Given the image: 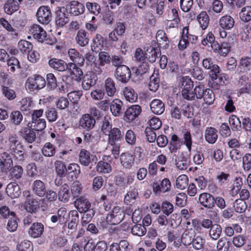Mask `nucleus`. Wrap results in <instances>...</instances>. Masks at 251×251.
<instances>
[{"instance_id":"37","label":"nucleus","mask_w":251,"mask_h":251,"mask_svg":"<svg viewBox=\"0 0 251 251\" xmlns=\"http://www.w3.org/2000/svg\"><path fill=\"white\" fill-rule=\"evenodd\" d=\"M130 248L127 241L122 240L119 243H113L110 246V251H130Z\"/></svg>"},{"instance_id":"10","label":"nucleus","mask_w":251,"mask_h":251,"mask_svg":"<svg viewBox=\"0 0 251 251\" xmlns=\"http://www.w3.org/2000/svg\"><path fill=\"white\" fill-rule=\"evenodd\" d=\"M152 189L156 195H160L161 193H165L170 190L171 184L168 178H165L162 181L155 182L152 183Z\"/></svg>"},{"instance_id":"48","label":"nucleus","mask_w":251,"mask_h":251,"mask_svg":"<svg viewBox=\"0 0 251 251\" xmlns=\"http://www.w3.org/2000/svg\"><path fill=\"white\" fill-rule=\"evenodd\" d=\"M123 92L126 100L129 102H135L138 99L137 94L131 87H126L124 89Z\"/></svg>"},{"instance_id":"16","label":"nucleus","mask_w":251,"mask_h":251,"mask_svg":"<svg viewBox=\"0 0 251 251\" xmlns=\"http://www.w3.org/2000/svg\"><path fill=\"white\" fill-rule=\"evenodd\" d=\"M95 124V119L90 114H83L79 121V126L87 130L93 129Z\"/></svg>"},{"instance_id":"32","label":"nucleus","mask_w":251,"mask_h":251,"mask_svg":"<svg viewBox=\"0 0 251 251\" xmlns=\"http://www.w3.org/2000/svg\"><path fill=\"white\" fill-rule=\"evenodd\" d=\"M202 66L207 70H210V74L220 73V68L218 65L214 64L213 59L210 57H206L202 61Z\"/></svg>"},{"instance_id":"21","label":"nucleus","mask_w":251,"mask_h":251,"mask_svg":"<svg viewBox=\"0 0 251 251\" xmlns=\"http://www.w3.org/2000/svg\"><path fill=\"white\" fill-rule=\"evenodd\" d=\"M19 135L29 143H33L36 139V133L34 129L25 127L19 132Z\"/></svg>"},{"instance_id":"56","label":"nucleus","mask_w":251,"mask_h":251,"mask_svg":"<svg viewBox=\"0 0 251 251\" xmlns=\"http://www.w3.org/2000/svg\"><path fill=\"white\" fill-rule=\"evenodd\" d=\"M21 104L20 109L22 112L26 115L30 113L31 107L33 103L30 98L23 99L21 101Z\"/></svg>"},{"instance_id":"59","label":"nucleus","mask_w":251,"mask_h":251,"mask_svg":"<svg viewBox=\"0 0 251 251\" xmlns=\"http://www.w3.org/2000/svg\"><path fill=\"white\" fill-rule=\"evenodd\" d=\"M19 50L23 53H28L33 48L32 44L26 40H21L18 44Z\"/></svg>"},{"instance_id":"11","label":"nucleus","mask_w":251,"mask_h":251,"mask_svg":"<svg viewBox=\"0 0 251 251\" xmlns=\"http://www.w3.org/2000/svg\"><path fill=\"white\" fill-rule=\"evenodd\" d=\"M29 33L31 34L33 37L39 42H43L47 37L46 31L39 25H33L29 29Z\"/></svg>"},{"instance_id":"9","label":"nucleus","mask_w":251,"mask_h":251,"mask_svg":"<svg viewBox=\"0 0 251 251\" xmlns=\"http://www.w3.org/2000/svg\"><path fill=\"white\" fill-rule=\"evenodd\" d=\"M142 112V109L139 105H132L129 107L125 112L124 120L130 123L137 118Z\"/></svg>"},{"instance_id":"55","label":"nucleus","mask_w":251,"mask_h":251,"mask_svg":"<svg viewBox=\"0 0 251 251\" xmlns=\"http://www.w3.org/2000/svg\"><path fill=\"white\" fill-rule=\"evenodd\" d=\"M188 45V27L185 26L183 28L181 38L178 46L179 49L183 50L186 49Z\"/></svg>"},{"instance_id":"62","label":"nucleus","mask_w":251,"mask_h":251,"mask_svg":"<svg viewBox=\"0 0 251 251\" xmlns=\"http://www.w3.org/2000/svg\"><path fill=\"white\" fill-rule=\"evenodd\" d=\"M229 123L232 130H240L242 127L240 120L235 115H232L229 117Z\"/></svg>"},{"instance_id":"19","label":"nucleus","mask_w":251,"mask_h":251,"mask_svg":"<svg viewBox=\"0 0 251 251\" xmlns=\"http://www.w3.org/2000/svg\"><path fill=\"white\" fill-rule=\"evenodd\" d=\"M158 54L161 55L160 49L154 46L153 43L148 47L145 53L146 58L151 63L156 61Z\"/></svg>"},{"instance_id":"52","label":"nucleus","mask_w":251,"mask_h":251,"mask_svg":"<svg viewBox=\"0 0 251 251\" xmlns=\"http://www.w3.org/2000/svg\"><path fill=\"white\" fill-rule=\"evenodd\" d=\"M10 122L15 126H19L23 120V116L22 112L18 110L12 111L9 116Z\"/></svg>"},{"instance_id":"22","label":"nucleus","mask_w":251,"mask_h":251,"mask_svg":"<svg viewBox=\"0 0 251 251\" xmlns=\"http://www.w3.org/2000/svg\"><path fill=\"white\" fill-rule=\"evenodd\" d=\"M44 226L41 223H34L28 229V234L30 236L36 238L40 237L43 234Z\"/></svg>"},{"instance_id":"29","label":"nucleus","mask_w":251,"mask_h":251,"mask_svg":"<svg viewBox=\"0 0 251 251\" xmlns=\"http://www.w3.org/2000/svg\"><path fill=\"white\" fill-rule=\"evenodd\" d=\"M49 66L55 70L63 72L67 70L68 64L63 60L51 58L49 61Z\"/></svg>"},{"instance_id":"49","label":"nucleus","mask_w":251,"mask_h":251,"mask_svg":"<svg viewBox=\"0 0 251 251\" xmlns=\"http://www.w3.org/2000/svg\"><path fill=\"white\" fill-rule=\"evenodd\" d=\"M222 228L221 226L217 224H214L213 226L209 230V236L212 240H217L221 236Z\"/></svg>"},{"instance_id":"33","label":"nucleus","mask_w":251,"mask_h":251,"mask_svg":"<svg viewBox=\"0 0 251 251\" xmlns=\"http://www.w3.org/2000/svg\"><path fill=\"white\" fill-rule=\"evenodd\" d=\"M80 173L79 166L75 163L70 164L67 168L66 175L68 179L73 180L78 176Z\"/></svg>"},{"instance_id":"51","label":"nucleus","mask_w":251,"mask_h":251,"mask_svg":"<svg viewBox=\"0 0 251 251\" xmlns=\"http://www.w3.org/2000/svg\"><path fill=\"white\" fill-rule=\"evenodd\" d=\"M200 25L202 30L205 29L208 25L209 22V16L205 11H202L200 13L197 17Z\"/></svg>"},{"instance_id":"24","label":"nucleus","mask_w":251,"mask_h":251,"mask_svg":"<svg viewBox=\"0 0 251 251\" xmlns=\"http://www.w3.org/2000/svg\"><path fill=\"white\" fill-rule=\"evenodd\" d=\"M6 193L11 199L18 198L21 193L19 185L16 182H10L6 186Z\"/></svg>"},{"instance_id":"57","label":"nucleus","mask_w":251,"mask_h":251,"mask_svg":"<svg viewBox=\"0 0 251 251\" xmlns=\"http://www.w3.org/2000/svg\"><path fill=\"white\" fill-rule=\"evenodd\" d=\"M249 77L248 75H244L239 77L238 82V85L240 86H243L242 88L240 89L239 93L241 94L246 93H249L250 90L247 87L248 84Z\"/></svg>"},{"instance_id":"27","label":"nucleus","mask_w":251,"mask_h":251,"mask_svg":"<svg viewBox=\"0 0 251 251\" xmlns=\"http://www.w3.org/2000/svg\"><path fill=\"white\" fill-rule=\"evenodd\" d=\"M20 8V4L16 0H6L3 5L4 12L9 15L17 11Z\"/></svg>"},{"instance_id":"14","label":"nucleus","mask_w":251,"mask_h":251,"mask_svg":"<svg viewBox=\"0 0 251 251\" xmlns=\"http://www.w3.org/2000/svg\"><path fill=\"white\" fill-rule=\"evenodd\" d=\"M97 76L93 72H88L83 77L82 87L84 90L87 91L95 85L97 83Z\"/></svg>"},{"instance_id":"23","label":"nucleus","mask_w":251,"mask_h":251,"mask_svg":"<svg viewBox=\"0 0 251 251\" xmlns=\"http://www.w3.org/2000/svg\"><path fill=\"white\" fill-rule=\"evenodd\" d=\"M138 191L137 186L133 185L130 186L129 190L125 196L124 201L127 204L131 205L134 203L138 197Z\"/></svg>"},{"instance_id":"46","label":"nucleus","mask_w":251,"mask_h":251,"mask_svg":"<svg viewBox=\"0 0 251 251\" xmlns=\"http://www.w3.org/2000/svg\"><path fill=\"white\" fill-rule=\"evenodd\" d=\"M104 39L103 37L100 35L97 34L93 38L91 44V49L96 52L102 50L103 47Z\"/></svg>"},{"instance_id":"38","label":"nucleus","mask_w":251,"mask_h":251,"mask_svg":"<svg viewBox=\"0 0 251 251\" xmlns=\"http://www.w3.org/2000/svg\"><path fill=\"white\" fill-rule=\"evenodd\" d=\"M12 165V159L10 157H5V155L2 152L1 158H0V175L7 172Z\"/></svg>"},{"instance_id":"20","label":"nucleus","mask_w":251,"mask_h":251,"mask_svg":"<svg viewBox=\"0 0 251 251\" xmlns=\"http://www.w3.org/2000/svg\"><path fill=\"white\" fill-rule=\"evenodd\" d=\"M110 111L115 117L121 116L124 111L123 102L119 99L114 100L110 104Z\"/></svg>"},{"instance_id":"41","label":"nucleus","mask_w":251,"mask_h":251,"mask_svg":"<svg viewBox=\"0 0 251 251\" xmlns=\"http://www.w3.org/2000/svg\"><path fill=\"white\" fill-rule=\"evenodd\" d=\"M69 18L65 13V9L64 8L63 11L61 9L56 11L55 24L58 27H63L69 22Z\"/></svg>"},{"instance_id":"42","label":"nucleus","mask_w":251,"mask_h":251,"mask_svg":"<svg viewBox=\"0 0 251 251\" xmlns=\"http://www.w3.org/2000/svg\"><path fill=\"white\" fill-rule=\"evenodd\" d=\"M32 190L34 193L39 197H43L46 194V187L44 183L40 180L34 181L32 185Z\"/></svg>"},{"instance_id":"15","label":"nucleus","mask_w":251,"mask_h":251,"mask_svg":"<svg viewBox=\"0 0 251 251\" xmlns=\"http://www.w3.org/2000/svg\"><path fill=\"white\" fill-rule=\"evenodd\" d=\"M74 203L75 207L77 209L76 211L80 213L92 208L91 202L83 196L76 199Z\"/></svg>"},{"instance_id":"31","label":"nucleus","mask_w":251,"mask_h":251,"mask_svg":"<svg viewBox=\"0 0 251 251\" xmlns=\"http://www.w3.org/2000/svg\"><path fill=\"white\" fill-rule=\"evenodd\" d=\"M204 137L208 143L214 144L218 137L217 130L213 127H207L205 130Z\"/></svg>"},{"instance_id":"8","label":"nucleus","mask_w":251,"mask_h":251,"mask_svg":"<svg viewBox=\"0 0 251 251\" xmlns=\"http://www.w3.org/2000/svg\"><path fill=\"white\" fill-rule=\"evenodd\" d=\"M192 224L194 230L200 233L203 232V228L210 229L214 225L212 220L209 219H203L202 220L195 219L192 220Z\"/></svg>"},{"instance_id":"34","label":"nucleus","mask_w":251,"mask_h":251,"mask_svg":"<svg viewBox=\"0 0 251 251\" xmlns=\"http://www.w3.org/2000/svg\"><path fill=\"white\" fill-rule=\"evenodd\" d=\"M75 40L78 45L84 47L89 43V35L85 30L80 29L77 32Z\"/></svg>"},{"instance_id":"7","label":"nucleus","mask_w":251,"mask_h":251,"mask_svg":"<svg viewBox=\"0 0 251 251\" xmlns=\"http://www.w3.org/2000/svg\"><path fill=\"white\" fill-rule=\"evenodd\" d=\"M107 144L108 145H114L115 143L120 142L124 138V133L120 128L117 127H113L108 132L107 134Z\"/></svg>"},{"instance_id":"60","label":"nucleus","mask_w":251,"mask_h":251,"mask_svg":"<svg viewBox=\"0 0 251 251\" xmlns=\"http://www.w3.org/2000/svg\"><path fill=\"white\" fill-rule=\"evenodd\" d=\"M239 17L243 22H248L251 21V6L243 7L239 13Z\"/></svg>"},{"instance_id":"13","label":"nucleus","mask_w":251,"mask_h":251,"mask_svg":"<svg viewBox=\"0 0 251 251\" xmlns=\"http://www.w3.org/2000/svg\"><path fill=\"white\" fill-rule=\"evenodd\" d=\"M112 160V158L110 155L104 156L102 160L98 163L97 166V171L103 174H108L111 172L112 171L111 165Z\"/></svg>"},{"instance_id":"28","label":"nucleus","mask_w":251,"mask_h":251,"mask_svg":"<svg viewBox=\"0 0 251 251\" xmlns=\"http://www.w3.org/2000/svg\"><path fill=\"white\" fill-rule=\"evenodd\" d=\"M214 52H217L223 56H226L230 51V47L227 42H224L219 45L217 42L212 45Z\"/></svg>"},{"instance_id":"45","label":"nucleus","mask_w":251,"mask_h":251,"mask_svg":"<svg viewBox=\"0 0 251 251\" xmlns=\"http://www.w3.org/2000/svg\"><path fill=\"white\" fill-rule=\"evenodd\" d=\"M24 207L27 212L33 213L39 208V204L36 200L32 198L27 199L25 201Z\"/></svg>"},{"instance_id":"4","label":"nucleus","mask_w":251,"mask_h":251,"mask_svg":"<svg viewBox=\"0 0 251 251\" xmlns=\"http://www.w3.org/2000/svg\"><path fill=\"white\" fill-rule=\"evenodd\" d=\"M114 75L118 81L126 83L131 77V71L126 65L119 66L115 70Z\"/></svg>"},{"instance_id":"6","label":"nucleus","mask_w":251,"mask_h":251,"mask_svg":"<svg viewBox=\"0 0 251 251\" xmlns=\"http://www.w3.org/2000/svg\"><path fill=\"white\" fill-rule=\"evenodd\" d=\"M36 17L39 23L43 25H47L51 21L52 14L48 6H42L38 8L37 11Z\"/></svg>"},{"instance_id":"30","label":"nucleus","mask_w":251,"mask_h":251,"mask_svg":"<svg viewBox=\"0 0 251 251\" xmlns=\"http://www.w3.org/2000/svg\"><path fill=\"white\" fill-rule=\"evenodd\" d=\"M68 55L70 59L73 61V63L77 64L79 66H82L84 65L85 61L84 58L75 49H69L68 50Z\"/></svg>"},{"instance_id":"40","label":"nucleus","mask_w":251,"mask_h":251,"mask_svg":"<svg viewBox=\"0 0 251 251\" xmlns=\"http://www.w3.org/2000/svg\"><path fill=\"white\" fill-rule=\"evenodd\" d=\"M70 220L68 224V228L71 230H75L78 222L79 214L75 210H71L69 212Z\"/></svg>"},{"instance_id":"25","label":"nucleus","mask_w":251,"mask_h":251,"mask_svg":"<svg viewBox=\"0 0 251 251\" xmlns=\"http://www.w3.org/2000/svg\"><path fill=\"white\" fill-rule=\"evenodd\" d=\"M151 111L156 115H161L165 111V104L160 100L154 99L150 104Z\"/></svg>"},{"instance_id":"39","label":"nucleus","mask_w":251,"mask_h":251,"mask_svg":"<svg viewBox=\"0 0 251 251\" xmlns=\"http://www.w3.org/2000/svg\"><path fill=\"white\" fill-rule=\"evenodd\" d=\"M90 152L85 149L81 150L79 154V161L80 163L85 166H87L93 160Z\"/></svg>"},{"instance_id":"35","label":"nucleus","mask_w":251,"mask_h":251,"mask_svg":"<svg viewBox=\"0 0 251 251\" xmlns=\"http://www.w3.org/2000/svg\"><path fill=\"white\" fill-rule=\"evenodd\" d=\"M115 82L111 77L107 78L104 81V88L108 96L112 97L116 92Z\"/></svg>"},{"instance_id":"1","label":"nucleus","mask_w":251,"mask_h":251,"mask_svg":"<svg viewBox=\"0 0 251 251\" xmlns=\"http://www.w3.org/2000/svg\"><path fill=\"white\" fill-rule=\"evenodd\" d=\"M16 135L10 134L8 137V143L6 151L3 152L5 157L22 160L24 158V150L23 146L17 139Z\"/></svg>"},{"instance_id":"3","label":"nucleus","mask_w":251,"mask_h":251,"mask_svg":"<svg viewBox=\"0 0 251 251\" xmlns=\"http://www.w3.org/2000/svg\"><path fill=\"white\" fill-rule=\"evenodd\" d=\"M46 81L40 75H33L29 76L25 82V87L30 93L38 91L44 88Z\"/></svg>"},{"instance_id":"47","label":"nucleus","mask_w":251,"mask_h":251,"mask_svg":"<svg viewBox=\"0 0 251 251\" xmlns=\"http://www.w3.org/2000/svg\"><path fill=\"white\" fill-rule=\"evenodd\" d=\"M9 176L10 178L16 180L20 179L23 174V169L20 165H15V166L10 168Z\"/></svg>"},{"instance_id":"53","label":"nucleus","mask_w":251,"mask_h":251,"mask_svg":"<svg viewBox=\"0 0 251 251\" xmlns=\"http://www.w3.org/2000/svg\"><path fill=\"white\" fill-rule=\"evenodd\" d=\"M55 152L54 146L50 142L46 143L42 149V154L46 157L54 156Z\"/></svg>"},{"instance_id":"61","label":"nucleus","mask_w":251,"mask_h":251,"mask_svg":"<svg viewBox=\"0 0 251 251\" xmlns=\"http://www.w3.org/2000/svg\"><path fill=\"white\" fill-rule=\"evenodd\" d=\"M2 94L9 100H14L16 97L15 91L11 88L3 86L1 88Z\"/></svg>"},{"instance_id":"2","label":"nucleus","mask_w":251,"mask_h":251,"mask_svg":"<svg viewBox=\"0 0 251 251\" xmlns=\"http://www.w3.org/2000/svg\"><path fill=\"white\" fill-rule=\"evenodd\" d=\"M16 135L10 134L8 137V143L6 151L3 152L5 157L22 160L24 158V150L23 146L17 139Z\"/></svg>"},{"instance_id":"36","label":"nucleus","mask_w":251,"mask_h":251,"mask_svg":"<svg viewBox=\"0 0 251 251\" xmlns=\"http://www.w3.org/2000/svg\"><path fill=\"white\" fill-rule=\"evenodd\" d=\"M219 25L223 29L229 30L233 27L234 20L230 15H226L220 19Z\"/></svg>"},{"instance_id":"44","label":"nucleus","mask_w":251,"mask_h":251,"mask_svg":"<svg viewBox=\"0 0 251 251\" xmlns=\"http://www.w3.org/2000/svg\"><path fill=\"white\" fill-rule=\"evenodd\" d=\"M113 127L112 120L110 116L106 115L100 122V130L103 134H107Z\"/></svg>"},{"instance_id":"17","label":"nucleus","mask_w":251,"mask_h":251,"mask_svg":"<svg viewBox=\"0 0 251 251\" xmlns=\"http://www.w3.org/2000/svg\"><path fill=\"white\" fill-rule=\"evenodd\" d=\"M214 201V196L209 193L203 192L199 195L198 202L205 208H213Z\"/></svg>"},{"instance_id":"50","label":"nucleus","mask_w":251,"mask_h":251,"mask_svg":"<svg viewBox=\"0 0 251 251\" xmlns=\"http://www.w3.org/2000/svg\"><path fill=\"white\" fill-rule=\"evenodd\" d=\"M194 237L195 234L191 230L186 229L181 236V241L185 246H189L192 244Z\"/></svg>"},{"instance_id":"54","label":"nucleus","mask_w":251,"mask_h":251,"mask_svg":"<svg viewBox=\"0 0 251 251\" xmlns=\"http://www.w3.org/2000/svg\"><path fill=\"white\" fill-rule=\"evenodd\" d=\"M76 64L72 63H69L67 65V70H69L71 75H75L76 80L79 81L81 79L80 76L83 75V72L80 68L76 66Z\"/></svg>"},{"instance_id":"18","label":"nucleus","mask_w":251,"mask_h":251,"mask_svg":"<svg viewBox=\"0 0 251 251\" xmlns=\"http://www.w3.org/2000/svg\"><path fill=\"white\" fill-rule=\"evenodd\" d=\"M157 43L154 42V46L158 47L160 49H166L169 47V41L164 31L159 30L156 35Z\"/></svg>"},{"instance_id":"26","label":"nucleus","mask_w":251,"mask_h":251,"mask_svg":"<svg viewBox=\"0 0 251 251\" xmlns=\"http://www.w3.org/2000/svg\"><path fill=\"white\" fill-rule=\"evenodd\" d=\"M120 159L121 164L126 169H130L135 161L134 156L128 152L122 153L120 155Z\"/></svg>"},{"instance_id":"58","label":"nucleus","mask_w":251,"mask_h":251,"mask_svg":"<svg viewBox=\"0 0 251 251\" xmlns=\"http://www.w3.org/2000/svg\"><path fill=\"white\" fill-rule=\"evenodd\" d=\"M45 116L50 123L55 122L58 117L57 110L54 107H48L45 111Z\"/></svg>"},{"instance_id":"12","label":"nucleus","mask_w":251,"mask_h":251,"mask_svg":"<svg viewBox=\"0 0 251 251\" xmlns=\"http://www.w3.org/2000/svg\"><path fill=\"white\" fill-rule=\"evenodd\" d=\"M66 11L72 16H78L84 13L85 6L77 1H72L67 5Z\"/></svg>"},{"instance_id":"63","label":"nucleus","mask_w":251,"mask_h":251,"mask_svg":"<svg viewBox=\"0 0 251 251\" xmlns=\"http://www.w3.org/2000/svg\"><path fill=\"white\" fill-rule=\"evenodd\" d=\"M125 139L127 144L133 146L136 142V135L132 130L128 129L126 132Z\"/></svg>"},{"instance_id":"43","label":"nucleus","mask_w":251,"mask_h":251,"mask_svg":"<svg viewBox=\"0 0 251 251\" xmlns=\"http://www.w3.org/2000/svg\"><path fill=\"white\" fill-rule=\"evenodd\" d=\"M69 186L67 184H64L61 187L57 195L58 200L64 203L67 202L70 197Z\"/></svg>"},{"instance_id":"64","label":"nucleus","mask_w":251,"mask_h":251,"mask_svg":"<svg viewBox=\"0 0 251 251\" xmlns=\"http://www.w3.org/2000/svg\"><path fill=\"white\" fill-rule=\"evenodd\" d=\"M86 7L91 14L96 16L98 15L101 11L100 5L96 2H87Z\"/></svg>"},{"instance_id":"5","label":"nucleus","mask_w":251,"mask_h":251,"mask_svg":"<svg viewBox=\"0 0 251 251\" xmlns=\"http://www.w3.org/2000/svg\"><path fill=\"white\" fill-rule=\"evenodd\" d=\"M124 215L123 210L118 206L114 207L112 211L106 216V221L110 225H117L124 219Z\"/></svg>"}]
</instances>
